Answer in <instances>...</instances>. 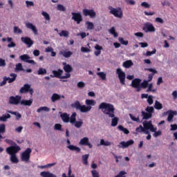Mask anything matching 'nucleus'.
Returning <instances> with one entry per match:
<instances>
[{"label": "nucleus", "instance_id": "1", "mask_svg": "<svg viewBox=\"0 0 177 177\" xmlns=\"http://www.w3.org/2000/svg\"><path fill=\"white\" fill-rule=\"evenodd\" d=\"M99 110H101L104 115H108L111 120V127H117L118 125V118L115 117V108L114 105L107 103L102 102L98 106Z\"/></svg>", "mask_w": 177, "mask_h": 177}, {"label": "nucleus", "instance_id": "2", "mask_svg": "<svg viewBox=\"0 0 177 177\" xmlns=\"http://www.w3.org/2000/svg\"><path fill=\"white\" fill-rule=\"evenodd\" d=\"M86 105H81L80 101H76L75 103L71 104V107L76 109V110H80L81 113H88L92 110V106L96 104V101L95 100H86Z\"/></svg>", "mask_w": 177, "mask_h": 177}, {"label": "nucleus", "instance_id": "3", "mask_svg": "<svg viewBox=\"0 0 177 177\" xmlns=\"http://www.w3.org/2000/svg\"><path fill=\"white\" fill-rule=\"evenodd\" d=\"M21 150V148L20 147L16 145V146H10L9 147H7L6 149V153L8 154H10V161L13 164H17L19 162V159L17 158V156H16V153H19Z\"/></svg>", "mask_w": 177, "mask_h": 177}, {"label": "nucleus", "instance_id": "4", "mask_svg": "<svg viewBox=\"0 0 177 177\" xmlns=\"http://www.w3.org/2000/svg\"><path fill=\"white\" fill-rule=\"evenodd\" d=\"M108 9L111 15H113L114 17H117L118 19H122V16H124L122 13V9L120 7L114 8V7L109 6Z\"/></svg>", "mask_w": 177, "mask_h": 177}, {"label": "nucleus", "instance_id": "5", "mask_svg": "<svg viewBox=\"0 0 177 177\" xmlns=\"http://www.w3.org/2000/svg\"><path fill=\"white\" fill-rule=\"evenodd\" d=\"M143 128L145 129V133H149V129L151 132H156L157 131L156 127H154L153 123H151V120L149 121H144L142 122Z\"/></svg>", "mask_w": 177, "mask_h": 177}, {"label": "nucleus", "instance_id": "6", "mask_svg": "<svg viewBox=\"0 0 177 177\" xmlns=\"http://www.w3.org/2000/svg\"><path fill=\"white\" fill-rule=\"evenodd\" d=\"M116 74L119 78L121 85H125V80L127 78L125 72H124L120 68H118L116 69Z\"/></svg>", "mask_w": 177, "mask_h": 177}, {"label": "nucleus", "instance_id": "7", "mask_svg": "<svg viewBox=\"0 0 177 177\" xmlns=\"http://www.w3.org/2000/svg\"><path fill=\"white\" fill-rule=\"evenodd\" d=\"M31 152V148H27L21 155V161H26V162H28V161H30Z\"/></svg>", "mask_w": 177, "mask_h": 177}, {"label": "nucleus", "instance_id": "8", "mask_svg": "<svg viewBox=\"0 0 177 177\" xmlns=\"http://www.w3.org/2000/svg\"><path fill=\"white\" fill-rule=\"evenodd\" d=\"M142 30L145 32H156V28L150 22L145 23L142 27Z\"/></svg>", "mask_w": 177, "mask_h": 177}, {"label": "nucleus", "instance_id": "9", "mask_svg": "<svg viewBox=\"0 0 177 177\" xmlns=\"http://www.w3.org/2000/svg\"><path fill=\"white\" fill-rule=\"evenodd\" d=\"M28 92L32 95V93H34V89L31 88V85L25 84L24 86L20 88L19 93H27Z\"/></svg>", "mask_w": 177, "mask_h": 177}, {"label": "nucleus", "instance_id": "10", "mask_svg": "<svg viewBox=\"0 0 177 177\" xmlns=\"http://www.w3.org/2000/svg\"><path fill=\"white\" fill-rule=\"evenodd\" d=\"M71 15L72 20H74V21H75L77 24H81V21L84 20L81 12H71Z\"/></svg>", "mask_w": 177, "mask_h": 177}, {"label": "nucleus", "instance_id": "11", "mask_svg": "<svg viewBox=\"0 0 177 177\" xmlns=\"http://www.w3.org/2000/svg\"><path fill=\"white\" fill-rule=\"evenodd\" d=\"M140 82H142L141 79L136 78L132 80L131 86H132V88H135L137 92H140Z\"/></svg>", "mask_w": 177, "mask_h": 177}, {"label": "nucleus", "instance_id": "12", "mask_svg": "<svg viewBox=\"0 0 177 177\" xmlns=\"http://www.w3.org/2000/svg\"><path fill=\"white\" fill-rule=\"evenodd\" d=\"M21 102V96L16 95L10 96L9 98V103L10 104H15V106H17Z\"/></svg>", "mask_w": 177, "mask_h": 177}, {"label": "nucleus", "instance_id": "13", "mask_svg": "<svg viewBox=\"0 0 177 177\" xmlns=\"http://www.w3.org/2000/svg\"><path fill=\"white\" fill-rule=\"evenodd\" d=\"M19 59L20 60H21V62H24L25 63H29V64L33 65L36 64L35 61L30 59L31 57H30L27 54H24L19 56Z\"/></svg>", "mask_w": 177, "mask_h": 177}, {"label": "nucleus", "instance_id": "14", "mask_svg": "<svg viewBox=\"0 0 177 177\" xmlns=\"http://www.w3.org/2000/svg\"><path fill=\"white\" fill-rule=\"evenodd\" d=\"M135 142L133 140H129V141H122L120 142V144L118 145V147L119 149H127V147H129V146H131V145H133Z\"/></svg>", "mask_w": 177, "mask_h": 177}, {"label": "nucleus", "instance_id": "15", "mask_svg": "<svg viewBox=\"0 0 177 177\" xmlns=\"http://www.w3.org/2000/svg\"><path fill=\"white\" fill-rule=\"evenodd\" d=\"M83 15L86 17L89 16L91 19H95V17H96V12L93 10L84 9Z\"/></svg>", "mask_w": 177, "mask_h": 177}, {"label": "nucleus", "instance_id": "16", "mask_svg": "<svg viewBox=\"0 0 177 177\" xmlns=\"http://www.w3.org/2000/svg\"><path fill=\"white\" fill-rule=\"evenodd\" d=\"M21 41L27 45L28 48H31L34 45V41L28 37H21Z\"/></svg>", "mask_w": 177, "mask_h": 177}, {"label": "nucleus", "instance_id": "17", "mask_svg": "<svg viewBox=\"0 0 177 177\" xmlns=\"http://www.w3.org/2000/svg\"><path fill=\"white\" fill-rule=\"evenodd\" d=\"M26 28H28L29 30H32L33 34L35 35H38V30L37 29V27L34 26V24L30 23V22H26Z\"/></svg>", "mask_w": 177, "mask_h": 177}, {"label": "nucleus", "instance_id": "18", "mask_svg": "<svg viewBox=\"0 0 177 177\" xmlns=\"http://www.w3.org/2000/svg\"><path fill=\"white\" fill-rule=\"evenodd\" d=\"M53 74L50 75V77L51 78H61L62 79V74H63V70L58 69L57 71H53Z\"/></svg>", "mask_w": 177, "mask_h": 177}, {"label": "nucleus", "instance_id": "19", "mask_svg": "<svg viewBox=\"0 0 177 177\" xmlns=\"http://www.w3.org/2000/svg\"><path fill=\"white\" fill-rule=\"evenodd\" d=\"M145 71H149L150 73H152L151 74H149L148 75V82H150L151 81V80H153V76L154 75V74H157V71L156 69H153L151 68H145Z\"/></svg>", "mask_w": 177, "mask_h": 177}, {"label": "nucleus", "instance_id": "20", "mask_svg": "<svg viewBox=\"0 0 177 177\" xmlns=\"http://www.w3.org/2000/svg\"><path fill=\"white\" fill-rule=\"evenodd\" d=\"M167 114H169L167 117L168 122H172L174 120V115H177V112L176 111H168Z\"/></svg>", "mask_w": 177, "mask_h": 177}, {"label": "nucleus", "instance_id": "21", "mask_svg": "<svg viewBox=\"0 0 177 177\" xmlns=\"http://www.w3.org/2000/svg\"><path fill=\"white\" fill-rule=\"evenodd\" d=\"M64 99V95H61L57 93H53L51 96V102L55 103L57 102V100H60L61 99Z\"/></svg>", "mask_w": 177, "mask_h": 177}, {"label": "nucleus", "instance_id": "22", "mask_svg": "<svg viewBox=\"0 0 177 177\" xmlns=\"http://www.w3.org/2000/svg\"><path fill=\"white\" fill-rule=\"evenodd\" d=\"M10 77H12L10 78L6 77V80L8 81V84H12V82H15V81H16V78H17V75L15 73H10Z\"/></svg>", "mask_w": 177, "mask_h": 177}, {"label": "nucleus", "instance_id": "23", "mask_svg": "<svg viewBox=\"0 0 177 177\" xmlns=\"http://www.w3.org/2000/svg\"><path fill=\"white\" fill-rule=\"evenodd\" d=\"M67 149L71 150V151H75L76 153L81 152V148H80L75 145H68V146H67Z\"/></svg>", "mask_w": 177, "mask_h": 177}, {"label": "nucleus", "instance_id": "24", "mask_svg": "<svg viewBox=\"0 0 177 177\" xmlns=\"http://www.w3.org/2000/svg\"><path fill=\"white\" fill-rule=\"evenodd\" d=\"M95 49L96 50V51L94 52V55H95L96 56H100V55L102 53V50H103V47L99 44H96L95 46Z\"/></svg>", "mask_w": 177, "mask_h": 177}, {"label": "nucleus", "instance_id": "25", "mask_svg": "<svg viewBox=\"0 0 177 177\" xmlns=\"http://www.w3.org/2000/svg\"><path fill=\"white\" fill-rule=\"evenodd\" d=\"M60 117L64 122H70V115L66 113L61 114Z\"/></svg>", "mask_w": 177, "mask_h": 177}, {"label": "nucleus", "instance_id": "26", "mask_svg": "<svg viewBox=\"0 0 177 177\" xmlns=\"http://www.w3.org/2000/svg\"><path fill=\"white\" fill-rule=\"evenodd\" d=\"M41 177H57L56 175L50 173V171H41L40 173Z\"/></svg>", "mask_w": 177, "mask_h": 177}, {"label": "nucleus", "instance_id": "27", "mask_svg": "<svg viewBox=\"0 0 177 177\" xmlns=\"http://www.w3.org/2000/svg\"><path fill=\"white\" fill-rule=\"evenodd\" d=\"M32 99H30L29 100H21L20 104H21V106H31V104H32Z\"/></svg>", "mask_w": 177, "mask_h": 177}, {"label": "nucleus", "instance_id": "28", "mask_svg": "<svg viewBox=\"0 0 177 177\" xmlns=\"http://www.w3.org/2000/svg\"><path fill=\"white\" fill-rule=\"evenodd\" d=\"M141 114L143 120H149V118H151L153 117V115L147 112H145V111H142L141 112Z\"/></svg>", "mask_w": 177, "mask_h": 177}, {"label": "nucleus", "instance_id": "29", "mask_svg": "<svg viewBox=\"0 0 177 177\" xmlns=\"http://www.w3.org/2000/svg\"><path fill=\"white\" fill-rule=\"evenodd\" d=\"M77 113L74 112L71 118H69V122H71V124H72V125H74V124H75V122H77Z\"/></svg>", "mask_w": 177, "mask_h": 177}, {"label": "nucleus", "instance_id": "30", "mask_svg": "<svg viewBox=\"0 0 177 177\" xmlns=\"http://www.w3.org/2000/svg\"><path fill=\"white\" fill-rule=\"evenodd\" d=\"M6 113H8V114H12V115H16V117H17L16 120H20V118H21V114H20L17 112L7 110Z\"/></svg>", "mask_w": 177, "mask_h": 177}, {"label": "nucleus", "instance_id": "31", "mask_svg": "<svg viewBox=\"0 0 177 177\" xmlns=\"http://www.w3.org/2000/svg\"><path fill=\"white\" fill-rule=\"evenodd\" d=\"M7 41L10 42V44H8V48H15L16 44L13 42V38L7 37Z\"/></svg>", "mask_w": 177, "mask_h": 177}, {"label": "nucleus", "instance_id": "32", "mask_svg": "<svg viewBox=\"0 0 177 177\" xmlns=\"http://www.w3.org/2000/svg\"><path fill=\"white\" fill-rule=\"evenodd\" d=\"M97 146H111V142L104 141V139H101Z\"/></svg>", "mask_w": 177, "mask_h": 177}, {"label": "nucleus", "instance_id": "33", "mask_svg": "<svg viewBox=\"0 0 177 177\" xmlns=\"http://www.w3.org/2000/svg\"><path fill=\"white\" fill-rule=\"evenodd\" d=\"M88 142H89V138H88V137H84L80 140V145H82V146H86Z\"/></svg>", "mask_w": 177, "mask_h": 177}, {"label": "nucleus", "instance_id": "34", "mask_svg": "<svg viewBox=\"0 0 177 177\" xmlns=\"http://www.w3.org/2000/svg\"><path fill=\"white\" fill-rule=\"evenodd\" d=\"M133 66V62L131 60H127L123 63V66L125 67V68H129Z\"/></svg>", "mask_w": 177, "mask_h": 177}, {"label": "nucleus", "instance_id": "35", "mask_svg": "<svg viewBox=\"0 0 177 177\" xmlns=\"http://www.w3.org/2000/svg\"><path fill=\"white\" fill-rule=\"evenodd\" d=\"M142 132H144V133H146V131H145L143 126L140 125L136 129V133H134V134L138 135V133H140Z\"/></svg>", "mask_w": 177, "mask_h": 177}, {"label": "nucleus", "instance_id": "36", "mask_svg": "<svg viewBox=\"0 0 177 177\" xmlns=\"http://www.w3.org/2000/svg\"><path fill=\"white\" fill-rule=\"evenodd\" d=\"M118 129H119V131H121L122 132H124V133L125 135H129V130H128V129L122 127V125H119L118 127Z\"/></svg>", "mask_w": 177, "mask_h": 177}, {"label": "nucleus", "instance_id": "37", "mask_svg": "<svg viewBox=\"0 0 177 177\" xmlns=\"http://www.w3.org/2000/svg\"><path fill=\"white\" fill-rule=\"evenodd\" d=\"M61 55L64 56V57L68 58L71 57V55H73V52L71 51H61L60 52Z\"/></svg>", "mask_w": 177, "mask_h": 177}, {"label": "nucleus", "instance_id": "38", "mask_svg": "<svg viewBox=\"0 0 177 177\" xmlns=\"http://www.w3.org/2000/svg\"><path fill=\"white\" fill-rule=\"evenodd\" d=\"M65 64L64 66V70L65 73H71L73 71V67H71L70 64Z\"/></svg>", "mask_w": 177, "mask_h": 177}, {"label": "nucleus", "instance_id": "39", "mask_svg": "<svg viewBox=\"0 0 177 177\" xmlns=\"http://www.w3.org/2000/svg\"><path fill=\"white\" fill-rule=\"evenodd\" d=\"M72 172H73V171H72V170H71V165H70L69 167H68V176H67L66 175V174L64 173V174H62V177H75V175H74V174H72V175H71Z\"/></svg>", "mask_w": 177, "mask_h": 177}, {"label": "nucleus", "instance_id": "40", "mask_svg": "<svg viewBox=\"0 0 177 177\" xmlns=\"http://www.w3.org/2000/svg\"><path fill=\"white\" fill-rule=\"evenodd\" d=\"M12 116L9 113L3 115L2 116L0 117V121H3V122H6V121H7V120L10 118Z\"/></svg>", "mask_w": 177, "mask_h": 177}, {"label": "nucleus", "instance_id": "41", "mask_svg": "<svg viewBox=\"0 0 177 177\" xmlns=\"http://www.w3.org/2000/svg\"><path fill=\"white\" fill-rule=\"evenodd\" d=\"M41 111L49 112L50 111V109H49L48 106H41L37 110V113H41Z\"/></svg>", "mask_w": 177, "mask_h": 177}, {"label": "nucleus", "instance_id": "42", "mask_svg": "<svg viewBox=\"0 0 177 177\" xmlns=\"http://www.w3.org/2000/svg\"><path fill=\"white\" fill-rule=\"evenodd\" d=\"M109 32L110 34H111L112 35H113V37L115 38H117V37H118V33H117V32H115V28H114V27H112L111 29H109Z\"/></svg>", "mask_w": 177, "mask_h": 177}, {"label": "nucleus", "instance_id": "43", "mask_svg": "<svg viewBox=\"0 0 177 177\" xmlns=\"http://www.w3.org/2000/svg\"><path fill=\"white\" fill-rule=\"evenodd\" d=\"M149 86V81L144 80L142 82H140V91H142V88L143 89H146L147 86Z\"/></svg>", "mask_w": 177, "mask_h": 177}, {"label": "nucleus", "instance_id": "44", "mask_svg": "<svg viewBox=\"0 0 177 177\" xmlns=\"http://www.w3.org/2000/svg\"><path fill=\"white\" fill-rule=\"evenodd\" d=\"M83 164L88 165V158H89V154H85L82 156Z\"/></svg>", "mask_w": 177, "mask_h": 177}, {"label": "nucleus", "instance_id": "45", "mask_svg": "<svg viewBox=\"0 0 177 177\" xmlns=\"http://www.w3.org/2000/svg\"><path fill=\"white\" fill-rule=\"evenodd\" d=\"M15 71H26V69L23 68V65L21 64V63H19L16 65Z\"/></svg>", "mask_w": 177, "mask_h": 177}, {"label": "nucleus", "instance_id": "46", "mask_svg": "<svg viewBox=\"0 0 177 177\" xmlns=\"http://www.w3.org/2000/svg\"><path fill=\"white\" fill-rule=\"evenodd\" d=\"M145 111H147V113L151 114V115H153V113H154V107L153 106H147V108L145 109Z\"/></svg>", "mask_w": 177, "mask_h": 177}, {"label": "nucleus", "instance_id": "47", "mask_svg": "<svg viewBox=\"0 0 177 177\" xmlns=\"http://www.w3.org/2000/svg\"><path fill=\"white\" fill-rule=\"evenodd\" d=\"M86 26H87V30H93L95 28V25L91 21H86Z\"/></svg>", "mask_w": 177, "mask_h": 177}, {"label": "nucleus", "instance_id": "48", "mask_svg": "<svg viewBox=\"0 0 177 177\" xmlns=\"http://www.w3.org/2000/svg\"><path fill=\"white\" fill-rule=\"evenodd\" d=\"M154 107L156 110H161L162 109V104L160 103L158 101H156Z\"/></svg>", "mask_w": 177, "mask_h": 177}, {"label": "nucleus", "instance_id": "49", "mask_svg": "<svg viewBox=\"0 0 177 177\" xmlns=\"http://www.w3.org/2000/svg\"><path fill=\"white\" fill-rule=\"evenodd\" d=\"M68 31L67 30H62L61 32L59 33L60 37H64L65 38H68Z\"/></svg>", "mask_w": 177, "mask_h": 177}, {"label": "nucleus", "instance_id": "50", "mask_svg": "<svg viewBox=\"0 0 177 177\" xmlns=\"http://www.w3.org/2000/svg\"><path fill=\"white\" fill-rule=\"evenodd\" d=\"M38 75H45L46 74V69L44 68H39L37 71Z\"/></svg>", "mask_w": 177, "mask_h": 177}, {"label": "nucleus", "instance_id": "51", "mask_svg": "<svg viewBox=\"0 0 177 177\" xmlns=\"http://www.w3.org/2000/svg\"><path fill=\"white\" fill-rule=\"evenodd\" d=\"M75 128H81V127H82V125L84 124V122L82 121V120H80V121H76L75 123Z\"/></svg>", "mask_w": 177, "mask_h": 177}, {"label": "nucleus", "instance_id": "52", "mask_svg": "<svg viewBox=\"0 0 177 177\" xmlns=\"http://www.w3.org/2000/svg\"><path fill=\"white\" fill-rule=\"evenodd\" d=\"M55 164L56 162H53V163H50L46 165H41V166H38V168H41V169H44L45 168H49V167H53L55 166Z\"/></svg>", "mask_w": 177, "mask_h": 177}, {"label": "nucleus", "instance_id": "53", "mask_svg": "<svg viewBox=\"0 0 177 177\" xmlns=\"http://www.w3.org/2000/svg\"><path fill=\"white\" fill-rule=\"evenodd\" d=\"M57 10H59V12H66V7L62 4H58L57 6Z\"/></svg>", "mask_w": 177, "mask_h": 177}, {"label": "nucleus", "instance_id": "54", "mask_svg": "<svg viewBox=\"0 0 177 177\" xmlns=\"http://www.w3.org/2000/svg\"><path fill=\"white\" fill-rule=\"evenodd\" d=\"M97 75H99L100 77L101 78V80H102V81H105L106 73H104V72H98V73H97Z\"/></svg>", "mask_w": 177, "mask_h": 177}, {"label": "nucleus", "instance_id": "55", "mask_svg": "<svg viewBox=\"0 0 177 177\" xmlns=\"http://www.w3.org/2000/svg\"><path fill=\"white\" fill-rule=\"evenodd\" d=\"M15 34H23V30L19 28V26H14Z\"/></svg>", "mask_w": 177, "mask_h": 177}, {"label": "nucleus", "instance_id": "56", "mask_svg": "<svg viewBox=\"0 0 177 177\" xmlns=\"http://www.w3.org/2000/svg\"><path fill=\"white\" fill-rule=\"evenodd\" d=\"M42 16H44V19L48 20V21L50 20V16L49 15V14H48V12L43 11L41 12Z\"/></svg>", "mask_w": 177, "mask_h": 177}, {"label": "nucleus", "instance_id": "57", "mask_svg": "<svg viewBox=\"0 0 177 177\" xmlns=\"http://www.w3.org/2000/svg\"><path fill=\"white\" fill-rule=\"evenodd\" d=\"M147 102L148 103V104H149V106H151V104H153V103H154V101L153 100V95H149Z\"/></svg>", "mask_w": 177, "mask_h": 177}, {"label": "nucleus", "instance_id": "58", "mask_svg": "<svg viewBox=\"0 0 177 177\" xmlns=\"http://www.w3.org/2000/svg\"><path fill=\"white\" fill-rule=\"evenodd\" d=\"M5 142H6L8 145H10L11 146H18L16 145V142L10 139H6Z\"/></svg>", "mask_w": 177, "mask_h": 177}, {"label": "nucleus", "instance_id": "59", "mask_svg": "<svg viewBox=\"0 0 177 177\" xmlns=\"http://www.w3.org/2000/svg\"><path fill=\"white\" fill-rule=\"evenodd\" d=\"M141 6H142V8H145V9H149L150 4H149L146 1H144V2L141 3Z\"/></svg>", "mask_w": 177, "mask_h": 177}, {"label": "nucleus", "instance_id": "60", "mask_svg": "<svg viewBox=\"0 0 177 177\" xmlns=\"http://www.w3.org/2000/svg\"><path fill=\"white\" fill-rule=\"evenodd\" d=\"M6 127L5 124H0V133H5Z\"/></svg>", "mask_w": 177, "mask_h": 177}, {"label": "nucleus", "instance_id": "61", "mask_svg": "<svg viewBox=\"0 0 177 177\" xmlns=\"http://www.w3.org/2000/svg\"><path fill=\"white\" fill-rule=\"evenodd\" d=\"M156 52H157L156 48H154L152 51H147L146 56H151V55L156 54Z\"/></svg>", "mask_w": 177, "mask_h": 177}, {"label": "nucleus", "instance_id": "62", "mask_svg": "<svg viewBox=\"0 0 177 177\" xmlns=\"http://www.w3.org/2000/svg\"><path fill=\"white\" fill-rule=\"evenodd\" d=\"M77 85V88H80V89H82V88H85V84L84 82H79Z\"/></svg>", "mask_w": 177, "mask_h": 177}, {"label": "nucleus", "instance_id": "63", "mask_svg": "<svg viewBox=\"0 0 177 177\" xmlns=\"http://www.w3.org/2000/svg\"><path fill=\"white\" fill-rule=\"evenodd\" d=\"M119 41L122 45H128V41H125L122 37L119 38Z\"/></svg>", "mask_w": 177, "mask_h": 177}, {"label": "nucleus", "instance_id": "64", "mask_svg": "<svg viewBox=\"0 0 177 177\" xmlns=\"http://www.w3.org/2000/svg\"><path fill=\"white\" fill-rule=\"evenodd\" d=\"M91 174L93 177H100L99 176V172L96 170H92Z\"/></svg>", "mask_w": 177, "mask_h": 177}]
</instances>
